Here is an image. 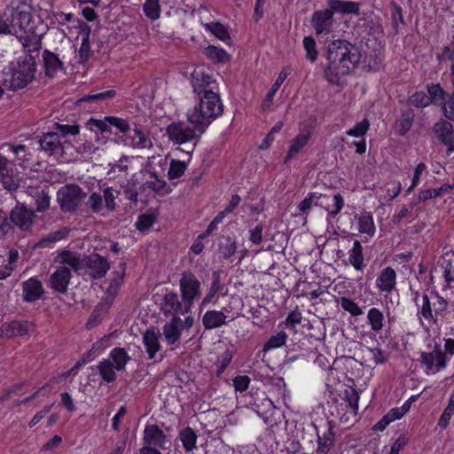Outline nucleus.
I'll return each instance as SVG.
<instances>
[{
    "mask_svg": "<svg viewBox=\"0 0 454 454\" xmlns=\"http://www.w3.org/2000/svg\"><path fill=\"white\" fill-rule=\"evenodd\" d=\"M363 53L355 44L347 40H334L327 46V65L324 69L325 79L338 84L340 78L357 67Z\"/></svg>",
    "mask_w": 454,
    "mask_h": 454,
    "instance_id": "f257e3e1",
    "label": "nucleus"
},
{
    "mask_svg": "<svg viewBox=\"0 0 454 454\" xmlns=\"http://www.w3.org/2000/svg\"><path fill=\"white\" fill-rule=\"evenodd\" d=\"M4 17L11 25L12 35L19 38L31 35H43L44 26L39 17H35L32 6L21 4L17 7H7Z\"/></svg>",
    "mask_w": 454,
    "mask_h": 454,
    "instance_id": "f03ea898",
    "label": "nucleus"
},
{
    "mask_svg": "<svg viewBox=\"0 0 454 454\" xmlns=\"http://www.w3.org/2000/svg\"><path fill=\"white\" fill-rule=\"evenodd\" d=\"M223 112L220 96L214 90H208L200 96V103L187 112L189 123L202 134L211 122Z\"/></svg>",
    "mask_w": 454,
    "mask_h": 454,
    "instance_id": "7ed1b4c3",
    "label": "nucleus"
},
{
    "mask_svg": "<svg viewBox=\"0 0 454 454\" xmlns=\"http://www.w3.org/2000/svg\"><path fill=\"white\" fill-rule=\"evenodd\" d=\"M35 56L20 57L4 68L2 82L6 89L18 90L27 86L35 79Z\"/></svg>",
    "mask_w": 454,
    "mask_h": 454,
    "instance_id": "20e7f679",
    "label": "nucleus"
},
{
    "mask_svg": "<svg viewBox=\"0 0 454 454\" xmlns=\"http://www.w3.org/2000/svg\"><path fill=\"white\" fill-rule=\"evenodd\" d=\"M86 195L79 185L68 184L59 189L57 202L63 213H73L82 204Z\"/></svg>",
    "mask_w": 454,
    "mask_h": 454,
    "instance_id": "39448f33",
    "label": "nucleus"
},
{
    "mask_svg": "<svg viewBox=\"0 0 454 454\" xmlns=\"http://www.w3.org/2000/svg\"><path fill=\"white\" fill-rule=\"evenodd\" d=\"M181 298L187 307H192L195 300L201 294V283L190 270L182 273L179 280Z\"/></svg>",
    "mask_w": 454,
    "mask_h": 454,
    "instance_id": "423d86ee",
    "label": "nucleus"
},
{
    "mask_svg": "<svg viewBox=\"0 0 454 454\" xmlns=\"http://www.w3.org/2000/svg\"><path fill=\"white\" fill-rule=\"evenodd\" d=\"M166 132L169 140L175 144L181 145L195 141L192 145L191 152L193 151L196 143L201 135L193 126L191 128L184 122H172L167 127ZM188 153H190V151H188Z\"/></svg>",
    "mask_w": 454,
    "mask_h": 454,
    "instance_id": "0eeeda50",
    "label": "nucleus"
},
{
    "mask_svg": "<svg viewBox=\"0 0 454 454\" xmlns=\"http://www.w3.org/2000/svg\"><path fill=\"white\" fill-rule=\"evenodd\" d=\"M420 362L425 366L427 374L436 373L447 366L446 355L439 344H434L430 352H422Z\"/></svg>",
    "mask_w": 454,
    "mask_h": 454,
    "instance_id": "6e6552de",
    "label": "nucleus"
},
{
    "mask_svg": "<svg viewBox=\"0 0 454 454\" xmlns=\"http://www.w3.org/2000/svg\"><path fill=\"white\" fill-rule=\"evenodd\" d=\"M121 141L127 146L133 149H151L153 147L150 133L140 129L137 124L129 129L125 137H121Z\"/></svg>",
    "mask_w": 454,
    "mask_h": 454,
    "instance_id": "1a4fd4ad",
    "label": "nucleus"
},
{
    "mask_svg": "<svg viewBox=\"0 0 454 454\" xmlns=\"http://www.w3.org/2000/svg\"><path fill=\"white\" fill-rule=\"evenodd\" d=\"M144 445L154 447L159 450H167L171 442L163 431L154 424L147 425L144 429Z\"/></svg>",
    "mask_w": 454,
    "mask_h": 454,
    "instance_id": "9d476101",
    "label": "nucleus"
},
{
    "mask_svg": "<svg viewBox=\"0 0 454 454\" xmlns=\"http://www.w3.org/2000/svg\"><path fill=\"white\" fill-rule=\"evenodd\" d=\"M333 12L331 8L317 11L313 13L311 18V26L317 35L329 34L333 29Z\"/></svg>",
    "mask_w": 454,
    "mask_h": 454,
    "instance_id": "9b49d317",
    "label": "nucleus"
},
{
    "mask_svg": "<svg viewBox=\"0 0 454 454\" xmlns=\"http://www.w3.org/2000/svg\"><path fill=\"white\" fill-rule=\"evenodd\" d=\"M191 307H187L183 299L180 301L176 293L169 292L163 297L160 309L165 316L186 314L190 312Z\"/></svg>",
    "mask_w": 454,
    "mask_h": 454,
    "instance_id": "f8f14e48",
    "label": "nucleus"
},
{
    "mask_svg": "<svg viewBox=\"0 0 454 454\" xmlns=\"http://www.w3.org/2000/svg\"><path fill=\"white\" fill-rule=\"evenodd\" d=\"M84 264L89 270L88 274L92 278H101L105 277L110 269V262L105 257L98 254L86 256Z\"/></svg>",
    "mask_w": 454,
    "mask_h": 454,
    "instance_id": "ddd939ff",
    "label": "nucleus"
},
{
    "mask_svg": "<svg viewBox=\"0 0 454 454\" xmlns=\"http://www.w3.org/2000/svg\"><path fill=\"white\" fill-rule=\"evenodd\" d=\"M433 130L440 142L447 146L448 153L454 152V129L452 124L445 120H440L433 126Z\"/></svg>",
    "mask_w": 454,
    "mask_h": 454,
    "instance_id": "4468645a",
    "label": "nucleus"
},
{
    "mask_svg": "<svg viewBox=\"0 0 454 454\" xmlns=\"http://www.w3.org/2000/svg\"><path fill=\"white\" fill-rule=\"evenodd\" d=\"M12 223L21 231H27L34 223L35 213L24 205L18 204L11 211Z\"/></svg>",
    "mask_w": 454,
    "mask_h": 454,
    "instance_id": "2eb2a0df",
    "label": "nucleus"
},
{
    "mask_svg": "<svg viewBox=\"0 0 454 454\" xmlns=\"http://www.w3.org/2000/svg\"><path fill=\"white\" fill-rule=\"evenodd\" d=\"M71 279L70 270L67 266H59L51 275L49 286L57 293L66 294Z\"/></svg>",
    "mask_w": 454,
    "mask_h": 454,
    "instance_id": "dca6fc26",
    "label": "nucleus"
},
{
    "mask_svg": "<svg viewBox=\"0 0 454 454\" xmlns=\"http://www.w3.org/2000/svg\"><path fill=\"white\" fill-rule=\"evenodd\" d=\"M34 330V325L29 321H12L2 325L1 335L7 338L22 337L27 335Z\"/></svg>",
    "mask_w": 454,
    "mask_h": 454,
    "instance_id": "f3484780",
    "label": "nucleus"
},
{
    "mask_svg": "<svg viewBox=\"0 0 454 454\" xmlns=\"http://www.w3.org/2000/svg\"><path fill=\"white\" fill-rule=\"evenodd\" d=\"M23 299L27 302L40 300L44 294L42 282L36 278H30L22 283Z\"/></svg>",
    "mask_w": 454,
    "mask_h": 454,
    "instance_id": "a211bd4d",
    "label": "nucleus"
},
{
    "mask_svg": "<svg viewBox=\"0 0 454 454\" xmlns=\"http://www.w3.org/2000/svg\"><path fill=\"white\" fill-rule=\"evenodd\" d=\"M43 60L45 75L48 77H53L59 71L64 69L63 59L59 54L49 50H45L43 52Z\"/></svg>",
    "mask_w": 454,
    "mask_h": 454,
    "instance_id": "6ab92c4d",
    "label": "nucleus"
},
{
    "mask_svg": "<svg viewBox=\"0 0 454 454\" xmlns=\"http://www.w3.org/2000/svg\"><path fill=\"white\" fill-rule=\"evenodd\" d=\"M41 149L46 153L51 155L58 153L63 149V144L60 136L56 131L44 133L38 141Z\"/></svg>",
    "mask_w": 454,
    "mask_h": 454,
    "instance_id": "aec40b11",
    "label": "nucleus"
},
{
    "mask_svg": "<svg viewBox=\"0 0 454 454\" xmlns=\"http://www.w3.org/2000/svg\"><path fill=\"white\" fill-rule=\"evenodd\" d=\"M419 292L414 294V301L418 307V316L422 317L429 323H437V318L434 315V308L432 305V294L428 296L427 294L422 295L421 302H419Z\"/></svg>",
    "mask_w": 454,
    "mask_h": 454,
    "instance_id": "412c9836",
    "label": "nucleus"
},
{
    "mask_svg": "<svg viewBox=\"0 0 454 454\" xmlns=\"http://www.w3.org/2000/svg\"><path fill=\"white\" fill-rule=\"evenodd\" d=\"M57 261L64 264L63 266L68 265L75 272L85 268V257L82 258L80 254L69 250L61 251L57 256Z\"/></svg>",
    "mask_w": 454,
    "mask_h": 454,
    "instance_id": "4be33fe9",
    "label": "nucleus"
},
{
    "mask_svg": "<svg viewBox=\"0 0 454 454\" xmlns=\"http://www.w3.org/2000/svg\"><path fill=\"white\" fill-rule=\"evenodd\" d=\"M192 84L194 93L200 97L205 95L208 90H213L215 87L212 78L200 72L193 73Z\"/></svg>",
    "mask_w": 454,
    "mask_h": 454,
    "instance_id": "5701e85b",
    "label": "nucleus"
},
{
    "mask_svg": "<svg viewBox=\"0 0 454 454\" xmlns=\"http://www.w3.org/2000/svg\"><path fill=\"white\" fill-rule=\"evenodd\" d=\"M126 271V262H122L119 264V270L114 272V277L111 279L109 286L106 288V301L108 305L112 303L113 299L117 294L121 286L123 283V278Z\"/></svg>",
    "mask_w": 454,
    "mask_h": 454,
    "instance_id": "b1692460",
    "label": "nucleus"
},
{
    "mask_svg": "<svg viewBox=\"0 0 454 454\" xmlns=\"http://www.w3.org/2000/svg\"><path fill=\"white\" fill-rule=\"evenodd\" d=\"M223 288L224 285L221 281L220 273L218 271H214L212 273V282L210 284V286L207 289V294L205 295L200 305V309L213 302L215 295L219 293H222Z\"/></svg>",
    "mask_w": 454,
    "mask_h": 454,
    "instance_id": "393cba45",
    "label": "nucleus"
},
{
    "mask_svg": "<svg viewBox=\"0 0 454 454\" xmlns=\"http://www.w3.org/2000/svg\"><path fill=\"white\" fill-rule=\"evenodd\" d=\"M227 316L222 310H208L202 317V324L206 330L219 328L226 325Z\"/></svg>",
    "mask_w": 454,
    "mask_h": 454,
    "instance_id": "a878e982",
    "label": "nucleus"
},
{
    "mask_svg": "<svg viewBox=\"0 0 454 454\" xmlns=\"http://www.w3.org/2000/svg\"><path fill=\"white\" fill-rule=\"evenodd\" d=\"M183 320L179 317H173V318L163 326V335L168 344H174L176 342L181 335Z\"/></svg>",
    "mask_w": 454,
    "mask_h": 454,
    "instance_id": "bb28decb",
    "label": "nucleus"
},
{
    "mask_svg": "<svg viewBox=\"0 0 454 454\" xmlns=\"http://www.w3.org/2000/svg\"><path fill=\"white\" fill-rule=\"evenodd\" d=\"M396 274L391 267L385 268L376 280L377 287L382 292H390L395 286Z\"/></svg>",
    "mask_w": 454,
    "mask_h": 454,
    "instance_id": "cd10ccee",
    "label": "nucleus"
},
{
    "mask_svg": "<svg viewBox=\"0 0 454 454\" xmlns=\"http://www.w3.org/2000/svg\"><path fill=\"white\" fill-rule=\"evenodd\" d=\"M143 342L145 344L149 359L154 358L156 353L160 350L159 333L154 330L148 329L143 334Z\"/></svg>",
    "mask_w": 454,
    "mask_h": 454,
    "instance_id": "c85d7f7f",
    "label": "nucleus"
},
{
    "mask_svg": "<svg viewBox=\"0 0 454 454\" xmlns=\"http://www.w3.org/2000/svg\"><path fill=\"white\" fill-rule=\"evenodd\" d=\"M328 6L333 12L342 14H358L359 4L352 1L329 0Z\"/></svg>",
    "mask_w": 454,
    "mask_h": 454,
    "instance_id": "c756f323",
    "label": "nucleus"
},
{
    "mask_svg": "<svg viewBox=\"0 0 454 454\" xmlns=\"http://www.w3.org/2000/svg\"><path fill=\"white\" fill-rule=\"evenodd\" d=\"M91 29L88 25H84L82 27V30L80 35L82 36V43L79 49V59L80 63L86 62L91 56L92 51L90 49V36Z\"/></svg>",
    "mask_w": 454,
    "mask_h": 454,
    "instance_id": "7c9ffc66",
    "label": "nucleus"
},
{
    "mask_svg": "<svg viewBox=\"0 0 454 454\" xmlns=\"http://www.w3.org/2000/svg\"><path fill=\"white\" fill-rule=\"evenodd\" d=\"M238 244L235 238L223 236L218 244V251L224 260H229L237 251Z\"/></svg>",
    "mask_w": 454,
    "mask_h": 454,
    "instance_id": "2f4dec72",
    "label": "nucleus"
},
{
    "mask_svg": "<svg viewBox=\"0 0 454 454\" xmlns=\"http://www.w3.org/2000/svg\"><path fill=\"white\" fill-rule=\"evenodd\" d=\"M310 137V132L297 135L292 141L285 158V162L289 161L293 157H294L308 144Z\"/></svg>",
    "mask_w": 454,
    "mask_h": 454,
    "instance_id": "473e14b6",
    "label": "nucleus"
},
{
    "mask_svg": "<svg viewBox=\"0 0 454 454\" xmlns=\"http://www.w3.org/2000/svg\"><path fill=\"white\" fill-rule=\"evenodd\" d=\"M108 360L113 362L116 371H123L125 370L126 364L130 360V356L124 348H114L111 350Z\"/></svg>",
    "mask_w": 454,
    "mask_h": 454,
    "instance_id": "72a5a7b5",
    "label": "nucleus"
},
{
    "mask_svg": "<svg viewBox=\"0 0 454 454\" xmlns=\"http://www.w3.org/2000/svg\"><path fill=\"white\" fill-rule=\"evenodd\" d=\"M367 321L370 329L375 333H380L384 328L385 318L383 313L377 308H372L367 313Z\"/></svg>",
    "mask_w": 454,
    "mask_h": 454,
    "instance_id": "f704fd0d",
    "label": "nucleus"
},
{
    "mask_svg": "<svg viewBox=\"0 0 454 454\" xmlns=\"http://www.w3.org/2000/svg\"><path fill=\"white\" fill-rule=\"evenodd\" d=\"M43 35H31L27 36H22L20 38V41H23V46L25 51L27 52V55L35 56L34 53H36L35 58L38 56V52L42 47L41 36Z\"/></svg>",
    "mask_w": 454,
    "mask_h": 454,
    "instance_id": "c9c22d12",
    "label": "nucleus"
},
{
    "mask_svg": "<svg viewBox=\"0 0 454 454\" xmlns=\"http://www.w3.org/2000/svg\"><path fill=\"white\" fill-rule=\"evenodd\" d=\"M349 262L356 270H362L364 267L363 247L358 240H355L352 249L349 251Z\"/></svg>",
    "mask_w": 454,
    "mask_h": 454,
    "instance_id": "e433bc0d",
    "label": "nucleus"
},
{
    "mask_svg": "<svg viewBox=\"0 0 454 454\" xmlns=\"http://www.w3.org/2000/svg\"><path fill=\"white\" fill-rule=\"evenodd\" d=\"M179 438L183 443V447L188 452L197 448V434L194 430L189 427L183 429L179 434Z\"/></svg>",
    "mask_w": 454,
    "mask_h": 454,
    "instance_id": "4c0bfd02",
    "label": "nucleus"
},
{
    "mask_svg": "<svg viewBox=\"0 0 454 454\" xmlns=\"http://www.w3.org/2000/svg\"><path fill=\"white\" fill-rule=\"evenodd\" d=\"M427 91L431 104L442 106V105L446 103L448 94L442 89L440 84L428 85Z\"/></svg>",
    "mask_w": 454,
    "mask_h": 454,
    "instance_id": "58836bf2",
    "label": "nucleus"
},
{
    "mask_svg": "<svg viewBox=\"0 0 454 454\" xmlns=\"http://www.w3.org/2000/svg\"><path fill=\"white\" fill-rule=\"evenodd\" d=\"M204 54L214 62L224 63L229 61L230 55L222 48L215 45H208L203 51Z\"/></svg>",
    "mask_w": 454,
    "mask_h": 454,
    "instance_id": "ea45409f",
    "label": "nucleus"
},
{
    "mask_svg": "<svg viewBox=\"0 0 454 454\" xmlns=\"http://www.w3.org/2000/svg\"><path fill=\"white\" fill-rule=\"evenodd\" d=\"M98 369L99 372L100 376L103 378V380L106 382H112L115 380L116 374H115V368L113 364V362L108 359H105L101 361L98 365Z\"/></svg>",
    "mask_w": 454,
    "mask_h": 454,
    "instance_id": "a19ab883",
    "label": "nucleus"
},
{
    "mask_svg": "<svg viewBox=\"0 0 454 454\" xmlns=\"http://www.w3.org/2000/svg\"><path fill=\"white\" fill-rule=\"evenodd\" d=\"M451 189H452L451 185L443 184L439 188L427 189L425 191H421L418 197L419 202H424L432 198L441 197L444 193L449 192Z\"/></svg>",
    "mask_w": 454,
    "mask_h": 454,
    "instance_id": "79ce46f5",
    "label": "nucleus"
},
{
    "mask_svg": "<svg viewBox=\"0 0 454 454\" xmlns=\"http://www.w3.org/2000/svg\"><path fill=\"white\" fill-rule=\"evenodd\" d=\"M359 231L372 236L375 233V226L372 216L367 213H363L358 219Z\"/></svg>",
    "mask_w": 454,
    "mask_h": 454,
    "instance_id": "37998d69",
    "label": "nucleus"
},
{
    "mask_svg": "<svg viewBox=\"0 0 454 454\" xmlns=\"http://www.w3.org/2000/svg\"><path fill=\"white\" fill-rule=\"evenodd\" d=\"M326 195L317 193H310L308 197H306L301 203L298 205V207L301 212L305 213L308 210H309L313 206H319L322 204V201L319 202L321 200H326Z\"/></svg>",
    "mask_w": 454,
    "mask_h": 454,
    "instance_id": "c03bdc74",
    "label": "nucleus"
},
{
    "mask_svg": "<svg viewBox=\"0 0 454 454\" xmlns=\"http://www.w3.org/2000/svg\"><path fill=\"white\" fill-rule=\"evenodd\" d=\"M143 9L145 16L150 20H155L160 16V0H145Z\"/></svg>",
    "mask_w": 454,
    "mask_h": 454,
    "instance_id": "a18cd8bd",
    "label": "nucleus"
},
{
    "mask_svg": "<svg viewBox=\"0 0 454 454\" xmlns=\"http://www.w3.org/2000/svg\"><path fill=\"white\" fill-rule=\"evenodd\" d=\"M85 206L95 214H99L105 208L103 197L98 192H92L85 202Z\"/></svg>",
    "mask_w": 454,
    "mask_h": 454,
    "instance_id": "49530a36",
    "label": "nucleus"
},
{
    "mask_svg": "<svg viewBox=\"0 0 454 454\" xmlns=\"http://www.w3.org/2000/svg\"><path fill=\"white\" fill-rule=\"evenodd\" d=\"M273 410V403L268 398L263 397L259 404L256 401L254 403V411L263 419L265 422H268V413Z\"/></svg>",
    "mask_w": 454,
    "mask_h": 454,
    "instance_id": "de8ad7c7",
    "label": "nucleus"
},
{
    "mask_svg": "<svg viewBox=\"0 0 454 454\" xmlns=\"http://www.w3.org/2000/svg\"><path fill=\"white\" fill-rule=\"evenodd\" d=\"M287 75H288V74L286 71L283 70L280 72V74H278V77L277 78V80L275 81V82L273 83V85L271 86L270 91L268 92V94L266 96V98L262 104L263 108L270 106L276 92L278 90L281 84L286 79Z\"/></svg>",
    "mask_w": 454,
    "mask_h": 454,
    "instance_id": "09e8293b",
    "label": "nucleus"
},
{
    "mask_svg": "<svg viewBox=\"0 0 454 454\" xmlns=\"http://www.w3.org/2000/svg\"><path fill=\"white\" fill-rule=\"evenodd\" d=\"M119 192L115 191L113 187H107L103 191V202L105 207L108 211H114L117 207V204L115 202L116 198L119 195Z\"/></svg>",
    "mask_w": 454,
    "mask_h": 454,
    "instance_id": "8fccbe9b",
    "label": "nucleus"
},
{
    "mask_svg": "<svg viewBox=\"0 0 454 454\" xmlns=\"http://www.w3.org/2000/svg\"><path fill=\"white\" fill-rule=\"evenodd\" d=\"M69 231L67 228H63L57 231L51 232L47 235L44 239H42L38 242V246L41 247H46L49 244L55 243L57 241L62 240L67 237Z\"/></svg>",
    "mask_w": 454,
    "mask_h": 454,
    "instance_id": "3c124183",
    "label": "nucleus"
},
{
    "mask_svg": "<svg viewBox=\"0 0 454 454\" xmlns=\"http://www.w3.org/2000/svg\"><path fill=\"white\" fill-rule=\"evenodd\" d=\"M432 305L434 308V315H435V318L437 319L438 316H442L448 309L447 301L437 293H432Z\"/></svg>",
    "mask_w": 454,
    "mask_h": 454,
    "instance_id": "603ef678",
    "label": "nucleus"
},
{
    "mask_svg": "<svg viewBox=\"0 0 454 454\" xmlns=\"http://www.w3.org/2000/svg\"><path fill=\"white\" fill-rule=\"evenodd\" d=\"M303 47L306 51V58L310 62H315L318 56V51L317 50V43L315 39L312 36L304 37Z\"/></svg>",
    "mask_w": 454,
    "mask_h": 454,
    "instance_id": "864d4df0",
    "label": "nucleus"
},
{
    "mask_svg": "<svg viewBox=\"0 0 454 454\" xmlns=\"http://www.w3.org/2000/svg\"><path fill=\"white\" fill-rule=\"evenodd\" d=\"M286 339L287 334L285 332L280 331L277 334L272 335L269 339V340L263 347V350L267 351L269 349L280 348L286 344Z\"/></svg>",
    "mask_w": 454,
    "mask_h": 454,
    "instance_id": "5fc2aeb1",
    "label": "nucleus"
},
{
    "mask_svg": "<svg viewBox=\"0 0 454 454\" xmlns=\"http://www.w3.org/2000/svg\"><path fill=\"white\" fill-rule=\"evenodd\" d=\"M116 92L115 90H105V91H102V92H98V93H90V94H87L85 96H83L80 101L81 102H88V101H92V102H98V101H105V100H107V99H111L113 98L114 96H115Z\"/></svg>",
    "mask_w": 454,
    "mask_h": 454,
    "instance_id": "6e6d98bb",
    "label": "nucleus"
},
{
    "mask_svg": "<svg viewBox=\"0 0 454 454\" xmlns=\"http://www.w3.org/2000/svg\"><path fill=\"white\" fill-rule=\"evenodd\" d=\"M207 27L208 30L212 32L218 39L223 42H227L231 40L230 34L228 29L222 24L218 22L207 24Z\"/></svg>",
    "mask_w": 454,
    "mask_h": 454,
    "instance_id": "4d7b16f0",
    "label": "nucleus"
},
{
    "mask_svg": "<svg viewBox=\"0 0 454 454\" xmlns=\"http://www.w3.org/2000/svg\"><path fill=\"white\" fill-rule=\"evenodd\" d=\"M106 121L108 123L116 128L122 135L121 137H125L129 129H130V124L126 119L116 117V116H107Z\"/></svg>",
    "mask_w": 454,
    "mask_h": 454,
    "instance_id": "13d9d810",
    "label": "nucleus"
},
{
    "mask_svg": "<svg viewBox=\"0 0 454 454\" xmlns=\"http://www.w3.org/2000/svg\"><path fill=\"white\" fill-rule=\"evenodd\" d=\"M186 168L187 167L184 161L172 160L168 172V178H179L184 175Z\"/></svg>",
    "mask_w": 454,
    "mask_h": 454,
    "instance_id": "bf43d9fd",
    "label": "nucleus"
},
{
    "mask_svg": "<svg viewBox=\"0 0 454 454\" xmlns=\"http://www.w3.org/2000/svg\"><path fill=\"white\" fill-rule=\"evenodd\" d=\"M340 304L345 311H348L353 317L361 316L363 314V310L358 304L349 298L341 297Z\"/></svg>",
    "mask_w": 454,
    "mask_h": 454,
    "instance_id": "052dcab7",
    "label": "nucleus"
},
{
    "mask_svg": "<svg viewBox=\"0 0 454 454\" xmlns=\"http://www.w3.org/2000/svg\"><path fill=\"white\" fill-rule=\"evenodd\" d=\"M54 126L56 132H58L62 137H67L69 135L76 136L80 132V127L77 124H61L56 122Z\"/></svg>",
    "mask_w": 454,
    "mask_h": 454,
    "instance_id": "680f3d73",
    "label": "nucleus"
},
{
    "mask_svg": "<svg viewBox=\"0 0 454 454\" xmlns=\"http://www.w3.org/2000/svg\"><path fill=\"white\" fill-rule=\"evenodd\" d=\"M333 444V437L331 430L324 434V437L318 436L317 452L320 454H327Z\"/></svg>",
    "mask_w": 454,
    "mask_h": 454,
    "instance_id": "e2e57ef3",
    "label": "nucleus"
},
{
    "mask_svg": "<svg viewBox=\"0 0 454 454\" xmlns=\"http://www.w3.org/2000/svg\"><path fill=\"white\" fill-rule=\"evenodd\" d=\"M3 186L8 191H15L19 187V178L12 172L4 173L0 176Z\"/></svg>",
    "mask_w": 454,
    "mask_h": 454,
    "instance_id": "0e129e2a",
    "label": "nucleus"
},
{
    "mask_svg": "<svg viewBox=\"0 0 454 454\" xmlns=\"http://www.w3.org/2000/svg\"><path fill=\"white\" fill-rule=\"evenodd\" d=\"M454 413V392L450 395L449 403L442 414L438 425L445 428L449 424L451 415Z\"/></svg>",
    "mask_w": 454,
    "mask_h": 454,
    "instance_id": "69168bd1",
    "label": "nucleus"
},
{
    "mask_svg": "<svg viewBox=\"0 0 454 454\" xmlns=\"http://www.w3.org/2000/svg\"><path fill=\"white\" fill-rule=\"evenodd\" d=\"M156 217L153 214H143L136 222V227L140 231L150 229L155 222Z\"/></svg>",
    "mask_w": 454,
    "mask_h": 454,
    "instance_id": "338daca9",
    "label": "nucleus"
},
{
    "mask_svg": "<svg viewBox=\"0 0 454 454\" xmlns=\"http://www.w3.org/2000/svg\"><path fill=\"white\" fill-rule=\"evenodd\" d=\"M344 399L348 403V406L356 413L358 410L359 395L355 388L346 389L344 392Z\"/></svg>",
    "mask_w": 454,
    "mask_h": 454,
    "instance_id": "774afa93",
    "label": "nucleus"
}]
</instances>
